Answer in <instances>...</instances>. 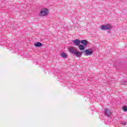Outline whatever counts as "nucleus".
I'll return each instance as SVG.
<instances>
[{
  "label": "nucleus",
  "mask_w": 127,
  "mask_h": 127,
  "mask_svg": "<svg viewBox=\"0 0 127 127\" xmlns=\"http://www.w3.org/2000/svg\"><path fill=\"white\" fill-rule=\"evenodd\" d=\"M123 125H124V126H126V125H127L126 123H123Z\"/></svg>",
  "instance_id": "obj_13"
},
{
  "label": "nucleus",
  "mask_w": 127,
  "mask_h": 127,
  "mask_svg": "<svg viewBox=\"0 0 127 127\" xmlns=\"http://www.w3.org/2000/svg\"><path fill=\"white\" fill-rule=\"evenodd\" d=\"M80 43H81V44H82V45H83V46H87V45L89 44V43H89L86 40H82L80 41Z\"/></svg>",
  "instance_id": "obj_6"
},
{
  "label": "nucleus",
  "mask_w": 127,
  "mask_h": 127,
  "mask_svg": "<svg viewBox=\"0 0 127 127\" xmlns=\"http://www.w3.org/2000/svg\"><path fill=\"white\" fill-rule=\"evenodd\" d=\"M61 56H62V57H63V58H64V59H66L67 58V57H68V55H67V54L65 53H62L61 54Z\"/></svg>",
  "instance_id": "obj_9"
},
{
  "label": "nucleus",
  "mask_w": 127,
  "mask_h": 127,
  "mask_svg": "<svg viewBox=\"0 0 127 127\" xmlns=\"http://www.w3.org/2000/svg\"><path fill=\"white\" fill-rule=\"evenodd\" d=\"M48 9L46 8H43L41 9L39 13V15L40 16H47L48 15Z\"/></svg>",
  "instance_id": "obj_2"
},
{
  "label": "nucleus",
  "mask_w": 127,
  "mask_h": 127,
  "mask_svg": "<svg viewBox=\"0 0 127 127\" xmlns=\"http://www.w3.org/2000/svg\"><path fill=\"white\" fill-rule=\"evenodd\" d=\"M34 46L36 47H41V46H42V43L38 42L37 43L34 44Z\"/></svg>",
  "instance_id": "obj_8"
},
{
  "label": "nucleus",
  "mask_w": 127,
  "mask_h": 127,
  "mask_svg": "<svg viewBox=\"0 0 127 127\" xmlns=\"http://www.w3.org/2000/svg\"><path fill=\"white\" fill-rule=\"evenodd\" d=\"M111 28L112 26L110 24L103 25L100 26V29H101V30H109Z\"/></svg>",
  "instance_id": "obj_3"
},
{
  "label": "nucleus",
  "mask_w": 127,
  "mask_h": 127,
  "mask_svg": "<svg viewBox=\"0 0 127 127\" xmlns=\"http://www.w3.org/2000/svg\"><path fill=\"white\" fill-rule=\"evenodd\" d=\"M123 85H127V81H124L123 83Z\"/></svg>",
  "instance_id": "obj_12"
},
{
  "label": "nucleus",
  "mask_w": 127,
  "mask_h": 127,
  "mask_svg": "<svg viewBox=\"0 0 127 127\" xmlns=\"http://www.w3.org/2000/svg\"><path fill=\"white\" fill-rule=\"evenodd\" d=\"M123 111H124V112H127V107L126 106H124L122 107Z\"/></svg>",
  "instance_id": "obj_11"
},
{
  "label": "nucleus",
  "mask_w": 127,
  "mask_h": 127,
  "mask_svg": "<svg viewBox=\"0 0 127 127\" xmlns=\"http://www.w3.org/2000/svg\"><path fill=\"white\" fill-rule=\"evenodd\" d=\"M78 48L80 50H84L85 49V47L83 45H79Z\"/></svg>",
  "instance_id": "obj_10"
},
{
  "label": "nucleus",
  "mask_w": 127,
  "mask_h": 127,
  "mask_svg": "<svg viewBox=\"0 0 127 127\" xmlns=\"http://www.w3.org/2000/svg\"><path fill=\"white\" fill-rule=\"evenodd\" d=\"M72 43H74L75 45H80V43H81V41L79 39H75L74 41H72Z\"/></svg>",
  "instance_id": "obj_7"
},
{
  "label": "nucleus",
  "mask_w": 127,
  "mask_h": 127,
  "mask_svg": "<svg viewBox=\"0 0 127 127\" xmlns=\"http://www.w3.org/2000/svg\"><path fill=\"white\" fill-rule=\"evenodd\" d=\"M105 114L106 116H107V117H110V116L112 115V112H111V110H110V109H106L105 111Z\"/></svg>",
  "instance_id": "obj_5"
},
{
  "label": "nucleus",
  "mask_w": 127,
  "mask_h": 127,
  "mask_svg": "<svg viewBox=\"0 0 127 127\" xmlns=\"http://www.w3.org/2000/svg\"><path fill=\"white\" fill-rule=\"evenodd\" d=\"M86 56H90L93 54V50L92 49H86L84 51Z\"/></svg>",
  "instance_id": "obj_4"
},
{
  "label": "nucleus",
  "mask_w": 127,
  "mask_h": 127,
  "mask_svg": "<svg viewBox=\"0 0 127 127\" xmlns=\"http://www.w3.org/2000/svg\"><path fill=\"white\" fill-rule=\"evenodd\" d=\"M69 50L70 53L74 54V55H76L77 57H81L82 56V53L78 52V51H77V48L74 47L70 48Z\"/></svg>",
  "instance_id": "obj_1"
}]
</instances>
